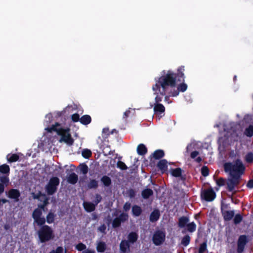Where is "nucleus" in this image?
<instances>
[{"label": "nucleus", "mask_w": 253, "mask_h": 253, "mask_svg": "<svg viewBox=\"0 0 253 253\" xmlns=\"http://www.w3.org/2000/svg\"><path fill=\"white\" fill-rule=\"evenodd\" d=\"M60 179L58 177L53 176L51 177L45 186V191L48 195H52L57 190V187L59 185Z\"/></svg>", "instance_id": "obj_5"}, {"label": "nucleus", "mask_w": 253, "mask_h": 253, "mask_svg": "<svg viewBox=\"0 0 253 253\" xmlns=\"http://www.w3.org/2000/svg\"><path fill=\"white\" fill-rule=\"evenodd\" d=\"M160 215V212L158 209L154 210L150 215V221L151 222L157 221L159 219Z\"/></svg>", "instance_id": "obj_15"}, {"label": "nucleus", "mask_w": 253, "mask_h": 253, "mask_svg": "<svg viewBox=\"0 0 253 253\" xmlns=\"http://www.w3.org/2000/svg\"><path fill=\"white\" fill-rule=\"evenodd\" d=\"M86 245L82 243L78 244L76 246V249L79 251H82L83 250H86Z\"/></svg>", "instance_id": "obj_48"}, {"label": "nucleus", "mask_w": 253, "mask_h": 253, "mask_svg": "<svg viewBox=\"0 0 253 253\" xmlns=\"http://www.w3.org/2000/svg\"><path fill=\"white\" fill-rule=\"evenodd\" d=\"M244 134L248 137H252L253 136V126L250 125L247 127L244 131Z\"/></svg>", "instance_id": "obj_35"}, {"label": "nucleus", "mask_w": 253, "mask_h": 253, "mask_svg": "<svg viewBox=\"0 0 253 253\" xmlns=\"http://www.w3.org/2000/svg\"><path fill=\"white\" fill-rule=\"evenodd\" d=\"M189 221V218L188 216H182L178 218L177 223L178 226L180 228H183L186 227Z\"/></svg>", "instance_id": "obj_16"}, {"label": "nucleus", "mask_w": 253, "mask_h": 253, "mask_svg": "<svg viewBox=\"0 0 253 253\" xmlns=\"http://www.w3.org/2000/svg\"><path fill=\"white\" fill-rule=\"evenodd\" d=\"M4 191V185L0 183V194L2 193Z\"/></svg>", "instance_id": "obj_62"}, {"label": "nucleus", "mask_w": 253, "mask_h": 253, "mask_svg": "<svg viewBox=\"0 0 253 253\" xmlns=\"http://www.w3.org/2000/svg\"><path fill=\"white\" fill-rule=\"evenodd\" d=\"M91 122V118L88 115H84L81 117L80 123L84 125H87Z\"/></svg>", "instance_id": "obj_26"}, {"label": "nucleus", "mask_w": 253, "mask_h": 253, "mask_svg": "<svg viewBox=\"0 0 253 253\" xmlns=\"http://www.w3.org/2000/svg\"><path fill=\"white\" fill-rule=\"evenodd\" d=\"M154 111L156 113H164L165 111L164 106L161 103H155Z\"/></svg>", "instance_id": "obj_25"}, {"label": "nucleus", "mask_w": 253, "mask_h": 253, "mask_svg": "<svg viewBox=\"0 0 253 253\" xmlns=\"http://www.w3.org/2000/svg\"><path fill=\"white\" fill-rule=\"evenodd\" d=\"M207 250V241L202 243L199 247L198 252L199 253H204Z\"/></svg>", "instance_id": "obj_39"}, {"label": "nucleus", "mask_w": 253, "mask_h": 253, "mask_svg": "<svg viewBox=\"0 0 253 253\" xmlns=\"http://www.w3.org/2000/svg\"><path fill=\"white\" fill-rule=\"evenodd\" d=\"M112 133V132H111V133ZM102 133L105 135H106V137H107V136L109 135L110 132L109 128H104L102 130Z\"/></svg>", "instance_id": "obj_56"}, {"label": "nucleus", "mask_w": 253, "mask_h": 253, "mask_svg": "<svg viewBox=\"0 0 253 253\" xmlns=\"http://www.w3.org/2000/svg\"><path fill=\"white\" fill-rule=\"evenodd\" d=\"M246 186L250 189L253 188V178L248 181Z\"/></svg>", "instance_id": "obj_59"}, {"label": "nucleus", "mask_w": 253, "mask_h": 253, "mask_svg": "<svg viewBox=\"0 0 253 253\" xmlns=\"http://www.w3.org/2000/svg\"><path fill=\"white\" fill-rule=\"evenodd\" d=\"M100 181L103 185L107 187L110 186L112 183L111 178L107 175H103L101 178Z\"/></svg>", "instance_id": "obj_23"}, {"label": "nucleus", "mask_w": 253, "mask_h": 253, "mask_svg": "<svg viewBox=\"0 0 253 253\" xmlns=\"http://www.w3.org/2000/svg\"><path fill=\"white\" fill-rule=\"evenodd\" d=\"M82 154L84 158L88 159L91 156L92 153L90 150L85 149L83 150Z\"/></svg>", "instance_id": "obj_38"}, {"label": "nucleus", "mask_w": 253, "mask_h": 253, "mask_svg": "<svg viewBox=\"0 0 253 253\" xmlns=\"http://www.w3.org/2000/svg\"><path fill=\"white\" fill-rule=\"evenodd\" d=\"M231 178L229 179L227 183V189L228 191L232 192L234 190L235 186L239 184L240 178L231 176Z\"/></svg>", "instance_id": "obj_10"}, {"label": "nucleus", "mask_w": 253, "mask_h": 253, "mask_svg": "<svg viewBox=\"0 0 253 253\" xmlns=\"http://www.w3.org/2000/svg\"><path fill=\"white\" fill-rule=\"evenodd\" d=\"M225 179L223 177H220L216 180V183L219 187L223 186L225 184Z\"/></svg>", "instance_id": "obj_47"}, {"label": "nucleus", "mask_w": 253, "mask_h": 253, "mask_svg": "<svg viewBox=\"0 0 253 253\" xmlns=\"http://www.w3.org/2000/svg\"><path fill=\"white\" fill-rule=\"evenodd\" d=\"M130 113V111L129 110H126V112H125L124 113L123 118H124V119L127 118L128 117Z\"/></svg>", "instance_id": "obj_60"}, {"label": "nucleus", "mask_w": 253, "mask_h": 253, "mask_svg": "<svg viewBox=\"0 0 253 253\" xmlns=\"http://www.w3.org/2000/svg\"><path fill=\"white\" fill-rule=\"evenodd\" d=\"M224 169L226 172H229L231 176L241 178L245 172L246 167L242 161L238 159L233 163L227 162L224 164Z\"/></svg>", "instance_id": "obj_3"}, {"label": "nucleus", "mask_w": 253, "mask_h": 253, "mask_svg": "<svg viewBox=\"0 0 253 253\" xmlns=\"http://www.w3.org/2000/svg\"><path fill=\"white\" fill-rule=\"evenodd\" d=\"M56 215L51 211L48 212L46 216V221L48 224H51L54 222Z\"/></svg>", "instance_id": "obj_29"}, {"label": "nucleus", "mask_w": 253, "mask_h": 253, "mask_svg": "<svg viewBox=\"0 0 253 253\" xmlns=\"http://www.w3.org/2000/svg\"><path fill=\"white\" fill-rule=\"evenodd\" d=\"M243 220V216L240 214H237L235 215L233 219L234 223L235 225L239 224Z\"/></svg>", "instance_id": "obj_40"}, {"label": "nucleus", "mask_w": 253, "mask_h": 253, "mask_svg": "<svg viewBox=\"0 0 253 253\" xmlns=\"http://www.w3.org/2000/svg\"><path fill=\"white\" fill-rule=\"evenodd\" d=\"M171 92H172V89L169 88V90L167 92V93L166 95H165V101H167L168 103H169L170 101H169V97L172 96V95H170Z\"/></svg>", "instance_id": "obj_52"}, {"label": "nucleus", "mask_w": 253, "mask_h": 253, "mask_svg": "<svg viewBox=\"0 0 253 253\" xmlns=\"http://www.w3.org/2000/svg\"><path fill=\"white\" fill-rule=\"evenodd\" d=\"M42 215V211L40 209H36L33 212L32 217L34 220L37 218L41 217Z\"/></svg>", "instance_id": "obj_36"}, {"label": "nucleus", "mask_w": 253, "mask_h": 253, "mask_svg": "<svg viewBox=\"0 0 253 253\" xmlns=\"http://www.w3.org/2000/svg\"><path fill=\"white\" fill-rule=\"evenodd\" d=\"M164 151L161 149H158L155 151L152 154V156L155 160H159L164 157Z\"/></svg>", "instance_id": "obj_22"}, {"label": "nucleus", "mask_w": 253, "mask_h": 253, "mask_svg": "<svg viewBox=\"0 0 253 253\" xmlns=\"http://www.w3.org/2000/svg\"><path fill=\"white\" fill-rule=\"evenodd\" d=\"M118 218L122 222H124L126 221L127 220L128 215L127 213L123 212L120 214Z\"/></svg>", "instance_id": "obj_43"}, {"label": "nucleus", "mask_w": 253, "mask_h": 253, "mask_svg": "<svg viewBox=\"0 0 253 253\" xmlns=\"http://www.w3.org/2000/svg\"><path fill=\"white\" fill-rule=\"evenodd\" d=\"M38 235L41 243L48 242L54 237L53 231L48 225H43L41 227L38 231Z\"/></svg>", "instance_id": "obj_4"}, {"label": "nucleus", "mask_w": 253, "mask_h": 253, "mask_svg": "<svg viewBox=\"0 0 253 253\" xmlns=\"http://www.w3.org/2000/svg\"><path fill=\"white\" fill-rule=\"evenodd\" d=\"M201 174L204 177H206L209 175V169L208 167L205 166L202 167L201 168Z\"/></svg>", "instance_id": "obj_44"}, {"label": "nucleus", "mask_w": 253, "mask_h": 253, "mask_svg": "<svg viewBox=\"0 0 253 253\" xmlns=\"http://www.w3.org/2000/svg\"><path fill=\"white\" fill-rule=\"evenodd\" d=\"M53 253H63V249L62 247H58L55 251H52Z\"/></svg>", "instance_id": "obj_58"}, {"label": "nucleus", "mask_w": 253, "mask_h": 253, "mask_svg": "<svg viewBox=\"0 0 253 253\" xmlns=\"http://www.w3.org/2000/svg\"><path fill=\"white\" fill-rule=\"evenodd\" d=\"M46 129L49 132L55 131L58 135L61 136L59 140L60 142H64L69 146L73 145L74 140L72 137L70 128H62L60 127V124L59 123H56L55 125H52L51 127H48Z\"/></svg>", "instance_id": "obj_2"}, {"label": "nucleus", "mask_w": 253, "mask_h": 253, "mask_svg": "<svg viewBox=\"0 0 253 253\" xmlns=\"http://www.w3.org/2000/svg\"><path fill=\"white\" fill-rule=\"evenodd\" d=\"M216 197V193L213 188L211 187L209 189H202L201 192V198L207 202H211Z\"/></svg>", "instance_id": "obj_6"}, {"label": "nucleus", "mask_w": 253, "mask_h": 253, "mask_svg": "<svg viewBox=\"0 0 253 253\" xmlns=\"http://www.w3.org/2000/svg\"><path fill=\"white\" fill-rule=\"evenodd\" d=\"M7 159L9 163H13L17 161L19 159V157L17 154H13L8 155L7 156Z\"/></svg>", "instance_id": "obj_32"}, {"label": "nucleus", "mask_w": 253, "mask_h": 253, "mask_svg": "<svg viewBox=\"0 0 253 253\" xmlns=\"http://www.w3.org/2000/svg\"><path fill=\"white\" fill-rule=\"evenodd\" d=\"M191 240V238L188 235H185L181 239V244L184 247L187 246Z\"/></svg>", "instance_id": "obj_33"}, {"label": "nucleus", "mask_w": 253, "mask_h": 253, "mask_svg": "<svg viewBox=\"0 0 253 253\" xmlns=\"http://www.w3.org/2000/svg\"><path fill=\"white\" fill-rule=\"evenodd\" d=\"M137 152L138 155L143 156L147 153V148L143 144H140L137 146Z\"/></svg>", "instance_id": "obj_21"}, {"label": "nucleus", "mask_w": 253, "mask_h": 253, "mask_svg": "<svg viewBox=\"0 0 253 253\" xmlns=\"http://www.w3.org/2000/svg\"><path fill=\"white\" fill-rule=\"evenodd\" d=\"M87 186L89 189H96L98 187V182L95 179H91L87 183Z\"/></svg>", "instance_id": "obj_27"}, {"label": "nucleus", "mask_w": 253, "mask_h": 253, "mask_svg": "<svg viewBox=\"0 0 253 253\" xmlns=\"http://www.w3.org/2000/svg\"><path fill=\"white\" fill-rule=\"evenodd\" d=\"M184 66H180L175 73L171 70L166 72L165 70L162 71L163 75L157 78H155V84L152 86V90L156 95L155 98V103H160L162 101L163 97L166 95L169 88L175 87L176 81L181 82L184 80Z\"/></svg>", "instance_id": "obj_1"}, {"label": "nucleus", "mask_w": 253, "mask_h": 253, "mask_svg": "<svg viewBox=\"0 0 253 253\" xmlns=\"http://www.w3.org/2000/svg\"><path fill=\"white\" fill-rule=\"evenodd\" d=\"M83 206L85 211L88 212H91L94 211L96 207L94 203L90 202H84Z\"/></svg>", "instance_id": "obj_17"}, {"label": "nucleus", "mask_w": 253, "mask_h": 253, "mask_svg": "<svg viewBox=\"0 0 253 253\" xmlns=\"http://www.w3.org/2000/svg\"><path fill=\"white\" fill-rule=\"evenodd\" d=\"M106 249V245L104 242H99L97 245L96 250L99 253H103Z\"/></svg>", "instance_id": "obj_30"}, {"label": "nucleus", "mask_w": 253, "mask_h": 253, "mask_svg": "<svg viewBox=\"0 0 253 253\" xmlns=\"http://www.w3.org/2000/svg\"><path fill=\"white\" fill-rule=\"evenodd\" d=\"M46 222V219L44 217H40L39 218H36L34 220V222L36 223L37 225L42 227L43 225H46L45 223Z\"/></svg>", "instance_id": "obj_34"}, {"label": "nucleus", "mask_w": 253, "mask_h": 253, "mask_svg": "<svg viewBox=\"0 0 253 253\" xmlns=\"http://www.w3.org/2000/svg\"><path fill=\"white\" fill-rule=\"evenodd\" d=\"M7 197L10 199H13L14 202H18L19 201L20 192L18 189H11L8 191Z\"/></svg>", "instance_id": "obj_11"}, {"label": "nucleus", "mask_w": 253, "mask_h": 253, "mask_svg": "<svg viewBox=\"0 0 253 253\" xmlns=\"http://www.w3.org/2000/svg\"><path fill=\"white\" fill-rule=\"evenodd\" d=\"M165 233L161 231H157L153 235V242L156 246H160L165 241Z\"/></svg>", "instance_id": "obj_8"}, {"label": "nucleus", "mask_w": 253, "mask_h": 253, "mask_svg": "<svg viewBox=\"0 0 253 253\" xmlns=\"http://www.w3.org/2000/svg\"><path fill=\"white\" fill-rule=\"evenodd\" d=\"M106 226L104 224L101 225L98 227V230L103 234H106Z\"/></svg>", "instance_id": "obj_53"}, {"label": "nucleus", "mask_w": 253, "mask_h": 253, "mask_svg": "<svg viewBox=\"0 0 253 253\" xmlns=\"http://www.w3.org/2000/svg\"><path fill=\"white\" fill-rule=\"evenodd\" d=\"M81 171L84 174H86L88 171V166L85 164H82L81 167Z\"/></svg>", "instance_id": "obj_49"}, {"label": "nucleus", "mask_w": 253, "mask_h": 253, "mask_svg": "<svg viewBox=\"0 0 253 253\" xmlns=\"http://www.w3.org/2000/svg\"><path fill=\"white\" fill-rule=\"evenodd\" d=\"M182 169L180 168H177L173 169L171 171V174L172 176L175 177H180L181 175Z\"/></svg>", "instance_id": "obj_37"}, {"label": "nucleus", "mask_w": 253, "mask_h": 253, "mask_svg": "<svg viewBox=\"0 0 253 253\" xmlns=\"http://www.w3.org/2000/svg\"><path fill=\"white\" fill-rule=\"evenodd\" d=\"M245 159L247 163H252L253 162V153H248L245 156Z\"/></svg>", "instance_id": "obj_42"}, {"label": "nucleus", "mask_w": 253, "mask_h": 253, "mask_svg": "<svg viewBox=\"0 0 253 253\" xmlns=\"http://www.w3.org/2000/svg\"><path fill=\"white\" fill-rule=\"evenodd\" d=\"M186 227L187 231L193 233L196 231L197 226L194 222H192L189 223H188Z\"/></svg>", "instance_id": "obj_31"}, {"label": "nucleus", "mask_w": 253, "mask_h": 253, "mask_svg": "<svg viewBox=\"0 0 253 253\" xmlns=\"http://www.w3.org/2000/svg\"><path fill=\"white\" fill-rule=\"evenodd\" d=\"M157 167L162 173H165L168 169V162L166 159H162L158 163Z\"/></svg>", "instance_id": "obj_14"}, {"label": "nucleus", "mask_w": 253, "mask_h": 253, "mask_svg": "<svg viewBox=\"0 0 253 253\" xmlns=\"http://www.w3.org/2000/svg\"><path fill=\"white\" fill-rule=\"evenodd\" d=\"M95 199L93 201L94 204L96 206L99 203L102 201V197L99 194H96L95 195Z\"/></svg>", "instance_id": "obj_50"}, {"label": "nucleus", "mask_w": 253, "mask_h": 253, "mask_svg": "<svg viewBox=\"0 0 253 253\" xmlns=\"http://www.w3.org/2000/svg\"><path fill=\"white\" fill-rule=\"evenodd\" d=\"M130 207H131V204L129 202H126L124 206H123V209H124V210L125 211H128V210H129L130 208Z\"/></svg>", "instance_id": "obj_55"}, {"label": "nucleus", "mask_w": 253, "mask_h": 253, "mask_svg": "<svg viewBox=\"0 0 253 253\" xmlns=\"http://www.w3.org/2000/svg\"><path fill=\"white\" fill-rule=\"evenodd\" d=\"M248 242L249 239L247 235H240L237 241V253H242L244 251L245 247Z\"/></svg>", "instance_id": "obj_7"}, {"label": "nucleus", "mask_w": 253, "mask_h": 253, "mask_svg": "<svg viewBox=\"0 0 253 253\" xmlns=\"http://www.w3.org/2000/svg\"><path fill=\"white\" fill-rule=\"evenodd\" d=\"M0 183L7 186L9 182V179L8 176H2L0 177Z\"/></svg>", "instance_id": "obj_45"}, {"label": "nucleus", "mask_w": 253, "mask_h": 253, "mask_svg": "<svg viewBox=\"0 0 253 253\" xmlns=\"http://www.w3.org/2000/svg\"><path fill=\"white\" fill-rule=\"evenodd\" d=\"M138 238V235L136 232H131L127 235V240L126 241H128L130 244H133L137 241Z\"/></svg>", "instance_id": "obj_18"}, {"label": "nucleus", "mask_w": 253, "mask_h": 253, "mask_svg": "<svg viewBox=\"0 0 253 253\" xmlns=\"http://www.w3.org/2000/svg\"><path fill=\"white\" fill-rule=\"evenodd\" d=\"M82 253H95V252L94 251H92V250L87 249V250L83 251Z\"/></svg>", "instance_id": "obj_63"}, {"label": "nucleus", "mask_w": 253, "mask_h": 253, "mask_svg": "<svg viewBox=\"0 0 253 253\" xmlns=\"http://www.w3.org/2000/svg\"><path fill=\"white\" fill-rule=\"evenodd\" d=\"M184 81V80L180 82L182 83L177 86L176 89L175 88V87L170 88L172 90V92L170 93L171 95H172L173 97L177 96L179 94V92H183L187 90V85L183 83Z\"/></svg>", "instance_id": "obj_9"}, {"label": "nucleus", "mask_w": 253, "mask_h": 253, "mask_svg": "<svg viewBox=\"0 0 253 253\" xmlns=\"http://www.w3.org/2000/svg\"><path fill=\"white\" fill-rule=\"evenodd\" d=\"M78 180V176L75 172L71 173L67 177L68 183L75 184Z\"/></svg>", "instance_id": "obj_20"}, {"label": "nucleus", "mask_w": 253, "mask_h": 253, "mask_svg": "<svg viewBox=\"0 0 253 253\" xmlns=\"http://www.w3.org/2000/svg\"><path fill=\"white\" fill-rule=\"evenodd\" d=\"M153 191L151 189L146 188L144 189L141 193L142 197L144 199H148L150 196L153 195Z\"/></svg>", "instance_id": "obj_24"}, {"label": "nucleus", "mask_w": 253, "mask_h": 253, "mask_svg": "<svg viewBox=\"0 0 253 253\" xmlns=\"http://www.w3.org/2000/svg\"><path fill=\"white\" fill-rule=\"evenodd\" d=\"M142 212L141 208L136 205H135L132 207V213L134 216L138 217L140 216Z\"/></svg>", "instance_id": "obj_19"}, {"label": "nucleus", "mask_w": 253, "mask_h": 253, "mask_svg": "<svg viewBox=\"0 0 253 253\" xmlns=\"http://www.w3.org/2000/svg\"><path fill=\"white\" fill-rule=\"evenodd\" d=\"M48 200H49L48 198H46L43 200L42 204L44 205V206L46 207L49 203Z\"/></svg>", "instance_id": "obj_64"}, {"label": "nucleus", "mask_w": 253, "mask_h": 253, "mask_svg": "<svg viewBox=\"0 0 253 253\" xmlns=\"http://www.w3.org/2000/svg\"><path fill=\"white\" fill-rule=\"evenodd\" d=\"M127 194L128 195V196L130 198H134L135 196V192L134 190L133 189H130L128 190V191L127 192Z\"/></svg>", "instance_id": "obj_54"}, {"label": "nucleus", "mask_w": 253, "mask_h": 253, "mask_svg": "<svg viewBox=\"0 0 253 253\" xmlns=\"http://www.w3.org/2000/svg\"><path fill=\"white\" fill-rule=\"evenodd\" d=\"M41 195V192H39L37 194H33V198L34 199H39Z\"/></svg>", "instance_id": "obj_61"}, {"label": "nucleus", "mask_w": 253, "mask_h": 253, "mask_svg": "<svg viewBox=\"0 0 253 253\" xmlns=\"http://www.w3.org/2000/svg\"><path fill=\"white\" fill-rule=\"evenodd\" d=\"M71 119L73 122H78L79 121L80 122L81 118H80V115L78 113H75L73 114L71 116Z\"/></svg>", "instance_id": "obj_51"}, {"label": "nucleus", "mask_w": 253, "mask_h": 253, "mask_svg": "<svg viewBox=\"0 0 253 253\" xmlns=\"http://www.w3.org/2000/svg\"><path fill=\"white\" fill-rule=\"evenodd\" d=\"M0 172L8 175L10 173V168L9 166L6 164H3L0 166Z\"/></svg>", "instance_id": "obj_28"}, {"label": "nucleus", "mask_w": 253, "mask_h": 253, "mask_svg": "<svg viewBox=\"0 0 253 253\" xmlns=\"http://www.w3.org/2000/svg\"><path fill=\"white\" fill-rule=\"evenodd\" d=\"M122 222L120 220V219L117 217L115 218L112 223V225L113 228H116L119 227L121 225Z\"/></svg>", "instance_id": "obj_41"}, {"label": "nucleus", "mask_w": 253, "mask_h": 253, "mask_svg": "<svg viewBox=\"0 0 253 253\" xmlns=\"http://www.w3.org/2000/svg\"><path fill=\"white\" fill-rule=\"evenodd\" d=\"M117 166L122 170H126L127 169L126 165L122 161H119L117 163Z\"/></svg>", "instance_id": "obj_46"}, {"label": "nucleus", "mask_w": 253, "mask_h": 253, "mask_svg": "<svg viewBox=\"0 0 253 253\" xmlns=\"http://www.w3.org/2000/svg\"><path fill=\"white\" fill-rule=\"evenodd\" d=\"M120 253H129L130 244L126 240H122L120 244Z\"/></svg>", "instance_id": "obj_12"}, {"label": "nucleus", "mask_w": 253, "mask_h": 253, "mask_svg": "<svg viewBox=\"0 0 253 253\" xmlns=\"http://www.w3.org/2000/svg\"><path fill=\"white\" fill-rule=\"evenodd\" d=\"M199 154V152L197 151H194L190 154V157L192 159H195L197 156Z\"/></svg>", "instance_id": "obj_57"}, {"label": "nucleus", "mask_w": 253, "mask_h": 253, "mask_svg": "<svg viewBox=\"0 0 253 253\" xmlns=\"http://www.w3.org/2000/svg\"><path fill=\"white\" fill-rule=\"evenodd\" d=\"M221 213L225 221L231 220L235 214L234 211H223L221 210Z\"/></svg>", "instance_id": "obj_13"}]
</instances>
